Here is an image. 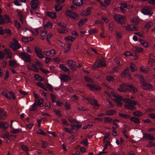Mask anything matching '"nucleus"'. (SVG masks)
<instances>
[{
    "instance_id": "680f3d73",
    "label": "nucleus",
    "mask_w": 155,
    "mask_h": 155,
    "mask_svg": "<svg viewBox=\"0 0 155 155\" xmlns=\"http://www.w3.org/2000/svg\"><path fill=\"white\" fill-rule=\"evenodd\" d=\"M68 119L69 121L71 123H72L73 122H74L75 123H79L78 121H77L76 119H74V118H71V117H69Z\"/></svg>"
},
{
    "instance_id": "6e6d98bb",
    "label": "nucleus",
    "mask_w": 155,
    "mask_h": 155,
    "mask_svg": "<svg viewBox=\"0 0 155 155\" xmlns=\"http://www.w3.org/2000/svg\"><path fill=\"white\" fill-rule=\"evenodd\" d=\"M58 31L60 33H66L68 31L66 29L62 28H58Z\"/></svg>"
},
{
    "instance_id": "13d9d810",
    "label": "nucleus",
    "mask_w": 155,
    "mask_h": 155,
    "mask_svg": "<svg viewBox=\"0 0 155 155\" xmlns=\"http://www.w3.org/2000/svg\"><path fill=\"white\" fill-rule=\"evenodd\" d=\"M54 112L56 115L59 117H61L62 116V115L60 114V111L59 110H54Z\"/></svg>"
},
{
    "instance_id": "c03bdc74",
    "label": "nucleus",
    "mask_w": 155,
    "mask_h": 155,
    "mask_svg": "<svg viewBox=\"0 0 155 155\" xmlns=\"http://www.w3.org/2000/svg\"><path fill=\"white\" fill-rule=\"evenodd\" d=\"M48 143L47 141L43 140L41 141V147L44 148H45L47 146Z\"/></svg>"
},
{
    "instance_id": "49530a36",
    "label": "nucleus",
    "mask_w": 155,
    "mask_h": 155,
    "mask_svg": "<svg viewBox=\"0 0 155 155\" xmlns=\"http://www.w3.org/2000/svg\"><path fill=\"white\" fill-rule=\"evenodd\" d=\"M104 2L105 5L103 4H101V5L105 7L106 6H108L110 5L111 2V0H104Z\"/></svg>"
},
{
    "instance_id": "dca6fc26",
    "label": "nucleus",
    "mask_w": 155,
    "mask_h": 155,
    "mask_svg": "<svg viewBox=\"0 0 155 155\" xmlns=\"http://www.w3.org/2000/svg\"><path fill=\"white\" fill-rule=\"evenodd\" d=\"M60 78L61 80L66 82L69 81L71 80V78L69 76L65 74L61 75Z\"/></svg>"
},
{
    "instance_id": "412c9836",
    "label": "nucleus",
    "mask_w": 155,
    "mask_h": 155,
    "mask_svg": "<svg viewBox=\"0 0 155 155\" xmlns=\"http://www.w3.org/2000/svg\"><path fill=\"white\" fill-rule=\"evenodd\" d=\"M59 67L61 69V70L65 72L69 73L70 71L69 69L66 66V65L64 64H61L60 65Z\"/></svg>"
},
{
    "instance_id": "39448f33",
    "label": "nucleus",
    "mask_w": 155,
    "mask_h": 155,
    "mask_svg": "<svg viewBox=\"0 0 155 155\" xmlns=\"http://www.w3.org/2000/svg\"><path fill=\"white\" fill-rule=\"evenodd\" d=\"M106 66L105 61L104 59H101L96 61L93 68L94 69H96L97 68L100 67L101 66L105 67Z\"/></svg>"
},
{
    "instance_id": "ea45409f",
    "label": "nucleus",
    "mask_w": 155,
    "mask_h": 155,
    "mask_svg": "<svg viewBox=\"0 0 155 155\" xmlns=\"http://www.w3.org/2000/svg\"><path fill=\"white\" fill-rule=\"evenodd\" d=\"M38 107V105L37 104L36 102H35L32 105L31 108L30 109V110L31 111L35 110Z\"/></svg>"
},
{
    "instance_id": "69168bd1",
    "label": "nucleus",
    "mask_w": 155,
    "mask_h": 155,
    "mask_svg": "<svg viewBox=\"0 0 155 155\" xmlns=\"http://www.w3.org/2000/svg\"><path fill=\"white\" fill-rule=\"evenodd\" d=\"M2 94L7 98L9 99H11V97L10 96H8V94L7 93L5 92H2Z\"/></svg>"
},
{
    "instance_id": "a18cd8bd",
    "label": "nucleus",
    "mask_w": 155,
    "mask_h": 155,
    "mask_svg": "<svg viewBox=\"0 0 155 155\" xmlns=\"http://www.w3.org/2000/svg\"><path fill=\"white\" fill-rule=\"evenodd\" d=\"M91 104L95 106H95H97L98 107H99V105L97 104V101L95 99H92Z\"/></svg>"
},
{
    "instance_id": "09e8293b",
    "label": "nucleus",
    "mask_w": 155,
    "mask_h": 155,
    "mask_svg": "<svg viewBox=\"0 0 155 155\" xmlns=\"http://www.w3.org/2000/svg\"><path fill=\"white\" fill-rule=\"evenodd\" d=\"M43 100L42 99H40L38 101L37 104L38 106L39 107H42L44 106L43 104Z\"/></svg>"
},
{
    "instance_id": "a878e982",
    "label": "nucleus",
    "mask_w": 155,
    "mask_h": 155,
    "mask_svg": "<svg viewBox=\"0 0 155 155\" xmlns=\"http://www.w3.org/2000/svg\"><path fill=\"white\" fill-rule=\"evenodd\" d=\"M144 137L147 138L149 140H154L155 138L150 134H146L144 135Z\"/></svg>"
},
{
    "instance_id": "c756f323",
    "label": "nucleus",
    "mask_w": 155,
    "mask_h": 155,
    "mask_svg": "<svg viewBox=\"0 0 155 155\" xmlns=\"http://www.w3.org/2000/svg\"><path fill=\"white\" fill-rule=\"evenodd\" d=\"M130 120L135 123H140V121L138 118L135 117H131L130 118Z\"/></svg>"
},
{
    "instance_id": "5701e85b",
    "label": "nucleus",
    "mask_w": 155,
    "mask_h": 155,
    "mask_svg": "<svg viewBox=\"0 0 155 155\" xmlns=\"http://www.w3.org/2000/svg\"><path fill=\"white\" fill-rule=\"evenodd\" d=\"M142 87L143 89H150L152 87V85L149 84H147L146 82L142 85Z\"/></svg>"
},
{
    "instance_id": "603ef678",
    "label": "nucleus",
    "mask_w": 155,
    "mask_h": 155,
    "mask_svg": "<svg viewBox=\"0 0 155 155\" xmlns=\"http://www.w3.org/2000/svg\"><path fill=\"white\" fill-rule=\"evenodd\" d=\"M35 51L36 53V54L42 52L41 50L38 47H35Z\"/></svg>"
},
{
    "instance_id": "b1692460",
    "label": "nucleus",
    "mask_w": 155,
    "mask_h": 155,
    "mask_svg": "<svg viewBox=\"0 0 155 155\" xmlns=\"http://www.w3.org/2000/svg\"><path fill=\"white\" fill-rule=\"evenodd\" d=\"M55 10L56 12H59L62 10V7L61 5L59 4H56L54 6Z\"/></svg>"
},
{
    "instance_id": "864d4df0",
    "label": "nucleus",
    "mask_w": 155,
    "mask_h": 155,
    "mask_svg": "<svg viewBox=\"0 0 155 155\" xmlns=\"http://www.w3.org/2000/svg\"><path fill=\"white\" fill-rule=\"evenodd\" d=\"M21 147L24 151H25L26 152H28V148L27 146L22 144L21 145Z\"/></svg>"
},
{
    "instance_id": "ddd939ff",
    "label": "nucleus",
    "mask_w": 155,
    "mask_h": 155,
    "mask_svg": "<svg viewBox=\"0 0 155 155\" xmlns=\"http://www.w3.org/2000/svg\"><path fill=\"white\" fill-rule=\"evenodd\" d=\"M43 53L47 56H51L55 54V51L54 49L49 51H44Z\"/></svg>"
},
{
    "instance_id": "20e7f679",
    "label": "nucleus",
    "mask_w": 155,
    "mask_h": 155,
    "mask_svg": "<svg viewBox=\"0 0 155 155\" xmlns=\"http://www.w3.org/2000/svg\"><path fill=\"white\" fill-rule=\"evenodd\" d=\"M137 102L135 101H132L128 104L124 105V108L132 110H136V107L134 106L136 105Z\"/></svg>"
},
{
    "instance_id": "aec40b11",
    "label": "nucleus",
    "mask_w": 155,
    "mask_h": 155,
    "mask_svg": "<svg viewBox=\"0 0 155 155\" xmlns=\"http://www.w3.org/2000/svg\"><path fill=\"white\" fill-rule=\"evenodd\" d=\"M129 70L128 68H126L124 70L121 74V76L122 78H124L128 75L130 76L129 73Z\"/></svg>"
},
{
    "instance_id": "4c0bfd02",
    "label": "nucleus",
    "mask_w": 155,
    "mask_h": 155,
    "mask_svg": "<svg viewBox=\"0 0 155 155\" xmlns=\"http://www.w3.org/2000/svg\"><path fill=\"white\" fill-rule=\"evenodd\" d=\"M105 147L104 148H103V151H104L105 149H107V146L108 145H109L110 146L111 145V144L110 143V140L109 139H108L107 140H106L105 141Z\"/></svg>"
},
{
    "instance_id": "393cba45",
    "label": "nucleus",
    "mask_w": 155,
    "mask_h": 155,
    "mask_svg": "<svg viewBox=\"0 0 155 155\" xmlns=\"http://www.w3.org/2000/svg\"><path fill=\"white\" fill-rule=\"evenodd\" d=\"M9 65L11 67H16L17 65V64L16 61L15 60L12 61V60H9Z\"/></svg>"
},
{
    "instance_id": "cd10ccee",
    "label": "nucleus",
    "mask_w": 155,
    "mask_h": 155,
    "mask_svg": "<svg viewBox=\"0 0 155 155\" xmlns=\"http://www.w3.org/2000/svg\"><path fill=\"white\" fill-rule=\"evenodd\" d=\"M113 119L109 117H105L104 118V121L105 123H110L113 121Z\"/></svg>"
},
{
    "instance_id": "473e14b6",
    "label": "nucleus",
    "mask_w": 155,
    "mask_h": 155,
    "mask_svg": "<svg viewBox=\"0 0 155 155\" xmlns=\"http://www.w3.org/2000/svg\"><path fill=\"white\" fill-rule=\"evenodd\" d=\"M130 21L134 25H137L139 23L138 20L136 18H134L130 19Z\"/></svg>"
},
{
    "instance_id": "0e129e2a",
    "label": "nucleus",
    "mask_w": 155,
    "mask_h": 155,
    "mask_svg": "<svg viewBox=\"0 0 155 155\" xmlns=\"http://www.w3.org/2000/svg\"><path fill=\"white\" fill-rule=\"evenodd\" d=\"M112 131L113 132V135L114 136H116L118 135L117 134V132L115 128L114 127H112Z\"/></svg>"
},
{
    "instance_id": "6e6552de",
    "label": "nucleus",
    "mask_w": 155,
    "mask_h": 155,
    "mask_svg": "<svg viewBox=\"0 0 155 155\" xmlns=\"http://www.w3.org/2000/svg\"><path fill=\"white\" fill-rule=\"evenodd\" d=\"M66 64L68 66L73 70H76V65L75 62L71 60H68L66 61Z\"/></svg>"
},
{
    "instance_id": "f8f14e48",
    "label": "nucleus",
    "mask_w": 155,
    "mask_h": 155,
    "mask_svg": "<svg viewBox=\"0 0 155 155\" xmlns=\"http://www.w3.org/2000/svg\"><path fill=\"white\" fill-rule=\"evenodd\" d=\"M120 8L121 11L122 12H125L127 9H128V6L125 3H121Z\"/></svg>"
},
{
    "instance_id": "f704fd0d",
    "label": "nucleus",
    "mask_w": 155,
    "mask_h": 155,
    "mask_svg": "<svg viewBox=\"0 0 155 155\" xmlns=\"http://www.w3.org/2000/svg\"><path fill=\"white\" fill-rule=\"evenodd\" d=\"M133 114L135 116L137 117H140V116H142L143 115V113L142 112L139 111H137L134 112L133 113Z\"/></svg>"
},
{
    "instance_id": "423d86ee",
    "label": "nucleus",
    "mask_w": 155,
    "mask_h": 155,
    "mask_svg": "<svg viewBox=\"0 0 155 155\" xmlns=\"http://www.w3.org/2000/svg\"><path fill=\"white\" fill-rule=\"evenodd\" d=\"M141 12L144 15H147L150 16H151L153 14L151 8L148 6L144 7L141 10Z\"/></svg>"
},
{
    "instance_id": "3c124183",
    "label": "nucleus",
    "mask_w": 155,
    "mask_h": 155,
    "mask_svg": "<svg viewBox=\"0 0 155 155\" xmlns=\"http://www.w3.org/2000/svg\"><path fill=\"white\" fill-rule=\"evenodd\" d=\"M114 100L116 101L117 104V105L118 106H121L122 105V103L121 101L117 99H114Z\"/></svg>"
},
{
    "instance_id": "6ab92c4d",
    "label": "nucleus",
    "mask_w": 155,
    "mask_h": 155,
    "mask_svg": "<svg viewBox=\"0 0 155 155\" xmlns=\"http://www.w3.org/2000/svg\"><path fill=\"white\" fill-rule=\"evenodd\" d=\"M139 41L141 44L145 48H147L149 46V44L148 43L145 41L141 39V38H140Z\"/></svg>"
},
{
    "instance_id": "e433bc0d",
    "label": "nucleus",
    "mask_w": 155,
    "mask_h": 155,
    "mask_svg": "<svg viewBox=\"0 0 155 155\" xmlns=\"http://www.w3.org/2000/svg\"><path fill=\"white\" fill-rule=\"evenodd\" d=\"M130 68L132 72H134L136 69V67L135 65L132 63H131L130 65Z\"/></svg>"
},
{
    "instance_id": "72a5a7b5",
    "label": "nucleus",
    "mask_w": 155,
    "mask_h": 155,
    "mask_svg": "<svg viewBox=\"0 0 155 155\" xmlns=\"http://www.w3.org/2000/svg\"><path fill=\"white\" fill-rule=\"evenodd\" d=\"M87 21V18H85L84 19H80L78 23V26H81L84 24L85 22Z\"/></svg>"
},
{
    "instance_id": "2eb2a0df",
    "label": "nucleus",
    "mask_w": 155,
    "mask_h": 155,
    "mask_svg": "<svg viewBox=\"0 0 155 155\" xmlns=\"http://www.w3.org/2000/svg\"><path fill=\"white\" fill-rule=\"evenodd\" d=\"M132 49L133 51L136 53H140L143 51V50L142 48L137 46H133Z\"/></svg>"
},
{
    "instance_id": "5fc2aeb1",
    "label": "nucleus",
    "mask_w": 155,
    "mask_h": 155,
    "mask_svg": "<svg viewBox=\"0 0 155 155\" xmlns=\"http://www.w3.org/2000/svg\"><path fill=\"white\" fill-rule=\"evenodd\" d=\"M52 26V24L49 22H48L46 23L44 26V27L46 28H51Z\"/></svg>"
},
{
    "instance_id": "c85d7f7f",
    "label": "nucleus",
    "mask_w": 155,
    "mask_h": 155,
    "mask_svg": "<svg viewBox=\"0 0 155 155\" xmlns=\"http://www.w3.org/2000/svg\"><path fill=\"white\" fill-rule=\"evenodd\" d=\"M140 71L142 72H144L145 73H148V71H149V68H144V67H141L140 68Z\"/></svg>"
},
{
    "instance_id": "c9c22d12",
    "label": "nucleus",
    "mask_w": 155,
    "mask_h": 155,
    "mask_svg": "<svg viewBox=\"0 0 155 155\" xmlns=\"http://www.w3.org/2000/svg\"><path fill=\"white\" fill-rule=\"evenodd\" d=\"M11 47L14 51H15L17 49L20 48L17 46V44H16L11 43Z\"/></svg>"
},
{
    "instance_id": "9d476101",
    "label": "nucleus",
    "mask_w": 155,
    "mask_h": 155,
    "mask_svg": "<svg viewBox=\"0 0 155 155\" xmlns=\"http://www.w3.org/2000/svg\"><path fill=\"white\" fill-rule=\"evenodd\" d=\"M39 4L38 0H31V5L32 8L34 9H36Z\"/></svg>"
},
{
    "instance_id": "79ce46f5",
    "label": "nucleus",
    "mask_w": 155,
    "mask_h": 155,
    "mask_svg": "<svg viewBox=\"0 0 155 155\" xmlns=\"http://www.w3.org/2000/svg\"><path fill=\"white\" fill-rule=\"evenodd\" d=\"M47 33V31H42L41 34V37L40 39L42 40H44L45 38V36L46 35Z\"/></svg>"
},
{
    "instance_id": "a19ab883",
    "label": "nucleus",
    "mask_w": 155,
    "mask_h": 155,
    "mask_svg": "<svg viewBox=\"0 0 155 155\" xmlns=\"http://www.w3.org/2000/svg\"><path fill=\"white\" fill-rule=\"evenodd\" d=\"M76 39V38H74L72 36H69L68 37L65 38V40H66L71 41L72 42L74 41Z\"/></svg>"
},
{
    "instance_id": "4be33fe9",
    "label": "nucleus",
    "mask_w": 155,
    "mask_h": 155,
    "mask_svg": "<svg viewBox=\"0 0 155 155\" xmlns=\"http://www.w3.org/2000/svg\"><path fill=\"white\" fill-rule=\"evenodd\" d=\"M8 127V125L6 122H0V128H2L4 130H6Z\"/></svg>"
},
{
    "instance_id": "0eeeda50",
    "label": "nucleus",
    "mask_w": 155,
    "mask_h": 155,
    "mask_svg": "<svg viewBox=\"0 0 155 155\" xmlns=\"http://www.w3.org/2000/svg\"><path fill=\"white\" fill-rule=\"evenodd\" d=\"M19 57L23 59L25 62H30L31 61L30 55L24 53L20 54Z\"/></svg>"
},
{
    "instance_id": "4d7b16f0",
    "label": "nucleus",
    "mask_w": 155,
    "mask_h": 155,
    "mask_svg": "<svg viewBox=\"0 0 155 155\" xmlns=\"http://www.w3.org/2000/svg\"><path fill=\"white\" fill-rule=\"evenodd\" d=\"M112 95H113L114 97L116 98V99H118L120 100H122V99H123V97L119 94H112Z\"/></svg>"
},
{
    "instance_id": "f257e3e1",
    "label": "nucleus",
    "mask_w": 155,
    "mask_h": 155,
    "mask_svg": "<svg viewBox=\"0 0 155 155\" xmlns=\"http://www.w3.org/2000/svg\"><path fill=\"white\" fill-rule=\"evenodd\" d=\"M114 17L115 21L119 24L123 25L124 24L126 21V17L125 16L120 14H115Z\"/></svg>"
},
{
    "instance_id": "f03ea898",
    "label": "nucleus",
    "mask_w": 155,
    "mask_h": 155,
    "mask_svg": "<svg viewBox=\"0 0 155 155\" xmlns=\"http://www.w3.org/2000/svg\"><path fill=\"white\" fill-rule=\"evenodd\" d=\"M128 86V84L123 83L119 85L117 88V90L120 92H126L129 90Z\"/></svg>"
},
{
    "instance_id": "e2e57ef3",
    "label": "nucleus",
    "mask_w": 155,
    "mask_h": 155,
    "mask_svg": "<svg viewBox=\"0 0 155 155\" xmlns=\"http://www.w3.org/2000/svg\"><path fill=\"white\" fill-rule=\"evenodd\" d=\"M133 25H128L126 28V30L127 31H132Z\"/></svg>"
},
{
    "instance_id": "2f4dec72",
    "label": "nucleus",
    "mask_w": 155,
    "mask_h": 155,
    "mask_svg": "<svg viewBox=\"0 0 155 155\" xmlns=\"http://www.w3.org/2000/svg\"><path fill=\"white\" fill-rule=\"evenodd\" d=\"M3 20V21L5 22V24L8 23L10 22L9 18L7 15H4Z\"/></svg>"
},
{
    "instance_id": "bf43d9fd",
    "label": "nucleus",
    "mask_w": 155,
    "mask_h": 155,
    "mask_svg": "<svg viewBox=\"0 0 155 155\" xmlns=\"http://www.w3.org/2000/svg\"><path fill=\"white\" fill-rule=\"evenodd\" d=\"M84 79L86 81L93 83V82L91 79L87 76H85L84 77Z\"/></svg>"
},
{
    "instance_id": "7c9ffc66",
    "label": "nucleus",
    "mask_w": 155,
    "mask_h": 155,
    "mask_svg": "<svg viewBox=\"0 0 155 155\" xmlns=\"http://www.w3.org/2000/svg\"><path fill=\"white\" fill-rule=\"evenodd\" d=\"M34 77L35 80L37 81H41L44 80V79L43 78L37 74H35Z\"/></svg>"
},
{
    "instance_id": "774afa93",
    "label": "nucleus",
    "mask_w": 155,
    "mask_h": 155,
    "mask_svg": "<svg viewBox=\"0 0 155 155\" xmlns=\"http://www.w3.org/2000/svg\"><path fill=\"white\" fill-rule=\"evenodd\" d=\"M45 84L47 86V87L49 89L50 91L51 92L53 91V89L51 85L48 83H46Z\"/></svg>"
},
{
    "instance_id": "8fccbe9b",
    "label": "nucleus",
    "mask_w": 155,
    "mask_h": 155,
    "mask_svg": "<svg viewBox=\"0 0 155 155\" xmlns=\"http://www.w3.org/2000/svg\"><path fill=\"white\" fill-rule=\"evenodd\" d=\"M107 80L109 82L113 81L114 80V77L111 76H107L106 77Z\"/></svg>"
},
{
    "instance_id": "37998d69",
    "label": "nucleus",
    "mask_w": 155,
    "mask_h": 155,
    "mask_svg": "<svg viewBox=\"0 0 155 155\" xmlns=\"http://www.w3.org/2000/svg\"><path fill=\"white\" fill-rule=\"evenodd\" d=\"M119 115L120 117H124L126 119L130 117V115H129L128 114H126L122 113H119Z\"/></svg>"
},
{
    "instance_id": "052dcab7",
    "label": "nucleus",
    "mask_w": 155,
    "mask_h": 155,
    "mask_svg": "<svg viewBox=\"0 0 155 155\" xmlns=\"http://www.w3.org/2000/svg\"><path fill=\"white\" fill-rule=\"evenodd\" d=\"M81 143H82L85 146H87L88 145V143L87 142V138H85L82 140Z\"/></svg>"
},
{
    "instance_id": "7ed1b4c3",
    "label": "nucleus",
    "mask_w": 155,
    "mask_h": 155,
    "mask_svg": "<svg viewBox=\"0 0 155 155\" xmlns=\"http://www.w3.org/2000/svg\"><path fill=\"white\" fill-rule=\"evenodd\" d=\"M65 14L68 17L72 19L78 20L79 19L78 15L77 14L70 10L66 11L65 12Z\"/></svg>"
},
{
    "instance_id": "9b49d317",
    "label": "nucleus",
    "mask_w": 155,
    "mask_h": 155,
    "mask_svg": "<svg viewBox=\"0 0 155 155\" xmlns=\"http://www.w3.org/2000/svg\"><path fill=\"white\" fill-rule=\"evenodd\" d=\"M6 112L2 109H0V120H5L6 117Z\"/></svg>"
},
{
    "instance_id": "f3484780",
    "label": "nucleus",
    "mask_w": 155,
    "mask_h": 155,
    "mask_svg": "<svg viewBox=\"0 0 155 155\" xmlns=\"http://www.w3.org/2000/svg\"><path fill=\"white\" fill-rule=\"evenodd\" d=\"M83 0H73L72 2L73 4L78 6H82L83 4Z\"/></svg>"
},
{
    "instance_id": "a211bd4d",
    "label": "nucleus",
    "mask_w": 155,
    "mask_h": 155,
    "mask_svg": "<svg viewBox=\"0 0 155 155\" xmlns=\"http://www.w3.org/2000/svg\"><path fill=\"white\" fill-rule=\"evenodd\" d=\"M46 14L48 17L52 19H54L57 17L56 14L55 12H47Z\"/></svg>"
},
{
    "instance_id": "338daca9",
    "label": "nucleus",
    "mask_w": 155,
    "mask_h": 155,
    "mask_svg": "<svg viewBox=\"0 0 155 155\" xmlns=\"http://www.w3.org/2000/svg\"><path fill=\"white\" fill-rule=\"evenodd\" d=\"M15 24V26L18 29H19L20 28V23L18 22L17 21H14Z\"/></svg>"
},
{
    "instance_id": "58836bf2",
    "label": "nucleus",
    "mask_w": 155,
    "mask_h": 155,
    "mask_svg": "<svg viewBox=\"0 0 155 155\" xmlns=\"http://www.w3.org/2000/svg\"><path fill=\"white\" fill-rule=\"evenodd\" d=\"M115 113V111L113 110H108L104 114L106 115L111 116L113 115Z\"/></svg>"
},
{
    "instance_id": "de8ad7c7",
    "label": "nucleus",
    "mask_w": 155,
    "mask_h": 155,
    "mask_svg": "<svg viewBox=\"0 0 155 155\" xmlns=\"http://www.w3.org/2000/svg\"><path fill=\"white\" fill-rule=\"evenodd\" d=\"M67 45V49L64 51V52L65 53H67L70 50L71 44L70 43H68Z\"/></svg>"
},
{
    "instance_id": "4468645a",
    "label": "nucleus",
    "mask_w": 155,
    "mask_h": 155,
    "mask_svg": "<svg viewBox=\"0 0 155 155\" xmlns=\"http://www.w3.org/2000/svg\"><path fill=\"white\" fill-rule=\"evenodd\" d=\"M128 88H129L128 91L134 94L136 93L137 91V88L131 84H129Z\"/></svg>"
},
{
    "instance_id": "1a4fd4ad",
    "label": "nucleus",
    "mask_w": 155,
    "mask_h": 155,
    "mask_svg": "<svg viewBox=\"0 0 155 155\" xmlns=\"http://www.w3.org/2000/svg\"><path fill=\"white\" fill-rule=\"evenodd\" d=\"M91 13V8L90 7H88L85 10H84L81 12L80 15L83 16H87L90 15Z\"/></svg>"
},
{
    "instance_id": "bb28decb",
    "label": "nucleus",
    "mask_w": 155,
    "mask_h": 155,
    "mask_svg": "<svg viewBox=\"0 0 155 155\" xmlns=\"http://www.w3.org/2000/svg\"><path fill=\"white\" fill-rule=\"evenodd\" d=\"M135 76L139 79L140 81L141 82L144 83L146 82L144 80V77L142 75L137 74Z\"/></svg>"
}]
</instances>
